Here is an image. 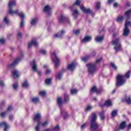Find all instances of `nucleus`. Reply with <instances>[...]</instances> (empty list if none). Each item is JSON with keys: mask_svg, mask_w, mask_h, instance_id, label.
<instances>
[{"mask_svg": "<svg viewBox=\"0 0 131 131\" xmlns=\"http://www.w3.org/2000/svg\"><path fill=\"white\" fill-rule=\"evenodd\" d=\"M16 6L15 1H10L8 3V9L9 11H8V14L10 15H18L20 16L21 18V21L20 23V27L22 28L24 27V18L25 17V14H23L22 12H19V10H16L15 11L13 10V8Z\"/></svg>", "mask_w": 131, "mask_h": 131, "instance_id": "obj_1", "label": "nucleus"}, {"mask_svg": "<svg viewBox=\"0 0 131 131\" xmlns=\"http://www.w3.org/2000/svg\"><path fill=\"white\" fill-rule=\"evenodd\" d=\"M129 77H130V71H128L125 75H118L116 78V86L118 87L123 85L126 82L125 78H129Z\"/></svg>", "mask_w": 131, "mask_h": 131, "instance_id": "obj_2", "label": "nucleus"}, {"mask_svg": "<svg viewBox=\"0 0 131 131\" xmlns=\"http://www.w3.org/2000/svg\"><path fill=\"white\" fill-rule=\"evenodd\" d=\"M102 61V58H99L96 59V62L88 63L86 66L88 69V73L90 75H93L96 73L97 71V64H99Z\"/></svg>", "mask_w": 131, "mask_h": 131, "instance_id": "obj_3", "label": "nucleus"}, {"mask_svg": "<svg viewBox=\"0 0 131 131\" xmlns=\"http://www.w3.org/2000/svg\"><path fill=\"white\" fill-rule=\"evenodd\" d=\"M114 38L112 41V45L114 46V49L116 52H119V51H122V48H121V43L119 40V38H118V33H114L113 34Z\"/></svg>", "mask_w": 131, "mask_h": 131, "instance_id": "obj_4", "label": "nucleus"}, {"mask_svg": "<svg viewBox=\"0 0 131 131\" xmlns=\"http://www.w3.org/2000/svg\"><path fill=\"white\" fill-rule=\"evenodd\" d=\"M90 122L91 130H97V129H98V128L99 127V125H98V123H97V115H96V114H92Z\"/></svg>", "mask_w": 131, "mask_h": 131, "instance_id": "obj_5", "label": "nucleus"}, {"mask_svg": "<svg viewBox=\"0 0 131 131\" xmlns=\"http://www.w3.org/2000/svg\"><path fill=\"white\" fill-rule=\"evenodd\" d=\"M57 104L60 107V114L63 117L64 119L68 117V114H67V112L65 111V109L62 107V104H63V102L62 101V98L58 97L57 98Z\"/></svg>", "mask_w": 131, "mask_h": 131, "instance_id": "obj_6", "label": "nucleus"}, {"mask_svg": "<svg viewBox=\"0 0 131 131\" xmlns=\"http://www.w3.org/2000/svg\"><path fill=\"white\" fill-rule=\"evenodd\" d=\"M51 58L52 59V62L54 63L55 68H57L60 64V59L57 56L56 52H53L51 53Z\"/></svg>", "mask_w": 131, "mask_h": 131, "instance_id": "obj_7", "label": "nucleus"}, {"mask_svg": "<svg viewBox=\"0 0 131 131\" xmlns=\"http://www.w3.org/2000/svg\"><path fill=\"white\" fill-rule=\"evenodd\" d=\"M24 59V54H23V52H21L19 55L18 56V57L14 60L13 63L9 64L8 66V68H12L15 66V65H17L20 61H21V60H23Z\"/></svg>", "mask_w": 131, "mask_h": 131, "instance_id": "obj_8", "label": "nucleus"}, {"mask_svg": "<svg viewBox=\"0 0 131 131\" xmlns=\"http://www.w3.org/2000/svg\"><path fill=\"white\" fill-rule=\"evenodd\" d=\"M129 25H130V21L127 20V19L125 23V27L124 28V31L123 33L124 36H127V35L129 34V29H128Z\"/></svg>", "mask_w": 131, "mask_h": 131, "instance_id": "obj_9", "label": "nucleus"}, {"mask_svg": "<svg viewBox=\"0 0 131 131\" xmlns=\"http://www.w3.org/2000/svg\"><path fill=\"white\" fill-rule=\"evenodd\" d=\"M31 66H32V68L34 71L35 72H37L38 75L40 76L41 75V72L37 71V64H36V62H35V60H33L31 62Z\"/></svg>", "mask_w": 131, "mask_h": 131, "instance_id": "obj_10", "label": "nucleus"}, {"mask_svg": "<svg viewBox=\"0 0 131 131\" xmlns=\"http://www.w3.org/2000/svg\"><path fill=\"white\" fill-rule=\"evenodd\" d=\"M49 124V122L48 121H46L42 123H38L37 125L35 127L36 131H39V127L40 126H47Z\"/></svg>", "mask_w": 131, "mask_h": 131, "instance_id": "obj_11", "label": "nucleus"}, {"mask_svg": "<svg viewBox=\"0 0 131 131\" xmlns=\"http://www.w3.org/2000/svg\"><path fill=\"white\" fill-rule=\"evenodd\" d=\"M51 6L47 5L44 7L43 12L46 13L48 16L52 14Z\"/></svg>", "mask_w": 131, "mask_h": 131, "instance_id": "obj_12", "label": "nucleus"}, {"mask_svg": "<svg viewBox=\"0 0 131 131\" xmlns=\"http://www.w3.org/2000/svg\"><path fill=\"white\" fill-rule=\"evenodd\" d=\"M65 34V31L64 30H62L61 31H59L58 33H57L54 35V37L55 38H60L63 35Z\"/></svg>", "mask_w": 131, "mask_h": 131, "instance_id": "obj_13", "label": "nucleus"}, {"mask_svg": "<svg viewBox=\"0 0 131 131\" xmlns=\"http://www.w3.org/2000/svg\"><path fill=\"white\" fill-rule=\"evenodd\" d=\"M77 65L76 62H72L71 63L68 65L67 68L68 70L70 71H73L75 69L76 66Z\"/></svg>", "mask_w": 131, "mask_h": 131, "instance_id": "obj_14", "label": "nucleus"}, {"mask_svg": "<svg viewBox=\"0 0 131 131\" xmlns=\"http://www.w3.org/2000/svg\"><path fill=\"white\" fill-rule=\"evenodd\" d=\"M32 46H34V47H38V42H37L36 40L33 39L29 43L28 48L30 49Z\"/></svg>", "mask_w": 131, "mask_h": 131, "instance_id": "obj_15", "label": "nucleus"}, {"mask_svg": "<svg viewBox=\"0 0 131 131\" xmlns=\"http://www.w3.org/2000/svg\"><path fill=\"white\" fill-rule=\"evenodd\" d=\"M64 21H67V22H68V23H69V18L65 17V16L63 15H61L59 18V22L60 23H62Z\"/></svg>", "mask_w": 131, "mask_h": 131, "instance_id": "obj_16", "label": "nucleus"}, {"mask_svg": "<svg viewBox=\"0 0 131 131\" xmlns=\"http://www.w3.org/2000/svg\"><path fill=\"white\" fill-rule=\"evenodd\" d=\"M81 10L85 13V14H89V13H92V10L90 9H86L83 6H80Z\"/></svg>", "mask_w": 131, "mask_h": 131, "instance_id": "obj_17", "label": "nucleus"}, {"mask_svg": "<svg viewBox=\"0 0 131 131\" xmlns=\"http://www.w3.org/2000/svg\"><path fill=\"white\" fill-rule=\"evenodd\" d=\"M91 92L96 93V94H99L101 93V90L100 89H97V87L94 86L91 89Z\"/></svg>", "mask_w": 131, "mask_h": 131, "instance_id": "obj_18", "label": "nucleus"}, {"mask_svg": "<svg viewBox=\"0 0 131 131\" xmlns=\"http://www.w3.org/2000/svg\"><path fill=\"white\" fill-rule=\"evenodd\" d=\"M92 40V36H86L81 40L82 42H89Z\"/></svg>", "mask_w": 131, "mask_h": 131, "instance_id": "obj_19", "label": "nucleus"}, {"mask_svg": "<svg viewBox=\"0 0 131 131\" xmlns=\"http://www.w3.org/2000/svg\"><path fill=\"white\" fill-rule=\"evenodd\" d=\"M0 126H4V131H7V129L10 127L9 125L5 121L0 123Z\"/></svg>", "mask_w": 131, "mask_h": 131, "instance_id": "obj_20", "label": "nucleus"}, {"mask_svg": "<svg viewBox=\"0 0 131 131\" xmlns=\"http://www.w3.org/2000/svg\"><path fill=\"white\" fill-rule=\"evenodd\" d=\"M125 126H126V123L125 122H123L120 124L119 128L115 131H119L120 129H124Z\"/></svg>", "mask_w": 131, "mask_h": 131, "instance_id": "obj_21", "label": "nucleus"}, {"mask_svg": "<svg viewBox=\"0 0 131 131\" xmlns=\"http://www.w3.org/2000/svg\"><path fill=\"white\" fill-rule=\"evenodd\" d=\"M41 117V115H40V114H37L35 115L33 118V120L34 121H37V122H38V121L40 120Z\"/></svg>", "mask_w": 131, "mask_h": 131, "instance_id": "obj_22", "label": "nucleus"}, {"mask_svg": "<svg viewBox=\"0 0 131 131\" xmlns=\"http://www.w3.org/2000/svg\"><path fill=\"white\" fill-rule=\"evenodd\" d=\"M37 22H38V18L35 17L31 19V25L32 26H35L36 24H37Z\"/></svg>", "mask_w": 131, "mask_h": 131, "instance_id": "obj_23", "label": "nucleus"}, {"mask_svg": "<svg viewBox=\"0 0 131 131\" xmlns=\"http://www.w3.org/2000/svg\"><path fill=\"white\" fill-rule=\"evenodd\" d=\"M6 24H10V20H9L8 17H4L3 21L2 22V26H5Z\"/></svg>", "mask_w": 131, "mask_h": 131, "instance_id": "obj_24", "label": "nucleus"}, {"mask_svg": "<svg viewBox=\"0 0 131 131\" xmlns=\"http://www.w3.org/2000/svg\"><path fill=\"white\" fill-rule=\"evenodd\" d=\"M12 73L14 78H17L20 76V73L17 70H14Z\"/></svg>", "mask_w": 131, "mask_h": 131, "instance_id": "obj_25", "label": "nucleus"}, {"mask_svg": "<svg viewBox=\"0 0 131 131\" xmlns=\"http://www.w3.org/2000/svg\"><path fill=\"white\" fill-rule=\"evenodd\" d=\"M95 40L97 42H102V40H104V36H97L95 38Z\"/></svg>", "mask_w": 131, "mask_h": 131, "instance_id": "obj_26", "label": "nucleus"}, {"mask_svg": "<svg viewBox=\"0 0 131 131\" xmlns=\"http://www.w3.org/2000/svg\"><path fill=\"white\" fill-rule=\"evenodd\" d=\"M74 19H76L78 15H79V12L77 10H74L72 14Z\"/></svg>", "mask_w": 131, "mask_h": 131, "instance_id": "obj_27", "label": "nucleus"}, {"mask_svg": "<svg viewBox=\"0 0 131 131\" xmlns=\"http://www.w3.org/2000/svg\"><path fill=\"white\" fill-rule=\"evenodd\" d=\"M123 101L124 102H127V104H131V99H130V97L129 96H127L126 97Z\"/></svg>", "mask_w": 131, "mask_h": 131, "instance_id": "obj_28", "label": "nucleus"}, {"mask_svg": "<svg viewBox=\"0 0 131 131\" xmlns=\"http://www.w3.org/2000/svg\"><path fill=\"white\" fill-rule=\"evenodd\" d=\"M131 14V9L127 11L125 13V16L126 17L127 19H129V17L130 16Z\"/></svg>", "mask_w": 131, "mask_h": 131, "instance_id": "obj_29", "label": "nucleus"}, {"mask_svg": "<svg viewBox=\"0 0 131 131\" xmlns=\"http://www.w3.org/2000/svg\"><path fill=\"white\" fill-rule=\"evenodd\" d=\"M104 105L105 106H112L113 104H112V102H111V100H108L105 101Z\"/></svg>", "mask_w": 131, "mask_h": 131, "instance_id": "obj_30", "label": "nucleus"}, {"mask_svg": "<svg viewBox=\"0 0 131 131\" xmlns=\"http://www.w3.org/2000/svg\"><path fill=\"white\" fill-rule=\"evenodd\" d=\"M95 8L96 10H100L101 9V3L100 2H97L95 4Z\"/></svg>", "mask_w": 131, "mask_h": 131, "instance_id": "obj_31", "label": "nucleus"}, {"mask_svg": "<svg viewBox=\"0 0 131 131\" xmlns=\"http://www.w3.org/2000/svg\"><path fill=\"white\" fill-rule=\"evenodd\" d=\"M118 112V111H117V110H113L111 113V115L112 117H115V116L117 115Z\"/></svg>", "mask_w": 131, "mask_h": 131, "instance_id": "obj_32", "label": "nucleus"}, {"mask_svg": "<svg viewBox=\"0 0 131 131\" xmlns=\"http://www.w3.org/2000/svg\"><path fill=\"white\" fill-rule=\"evenodd\" d=\"M101 120H104L105 119V112H101L100 113Z\"/></svg>", "mask_w": 131, "mask_h": 131, "instance_id": "obj_33", "label": "nucleus"}, {"mask_svg": "<svg viewBox=\"0 0 131 131\" xmlns=\"http://www.w3.org/2000/svg\"><path fill=\"white\" fill-rule=\"evenodd\" d=\"M123 16L120 15L118 17L117 21L118 22V23H121V22L123 21Z\"/></svg>", "mask_w": 131, "mask_h": 131, "instance_id": "obj_34", "label": "nucleus"}, {"mask_svg": "<svg viewBox=\"0 0 131 131\" xmlns=\"http://www.w3.org/2000/svg\"><path fill=\"white\" fill-rule=\"evenodd\" d=\"M62 74H63L62 72L57 73L56 75V77L57 79H61L62 78Z\"/></svg>", "mask_w": 131, "mask_h": 131, "instance_id": "obj_35", "label": "nucleus"}, {"mask_svg": "<svg viewBox=\"0 0 131 131\" xmlns=\"http://www.w3.org/2000/svg\"><path fill=\"white\" fill-rule=\"evenodd\" d=\"M32 101L33 103H38L39 102V98L38 97H33L32 99Z\"/></svg>", "mask_w": 131, "mask_h": 131, "instance_id": "obj_36", "label": "nucleus"}, {"mask_svg": "<svg viewBox=\"0 0 131 131\" xmlns=\"http://www.w3.org/2000/svg\"><path fill=\"white\" fill-rule=\"evenodd\" d=\"M22 86L23 88H28V86H29V84H28V82H27V81H26L25 82H24L22 84Z\"/></svg>", "mask_w": 131, "mask_h": 131, "instance_id": "obj_37", "label": "nucleus"}, {"mask_svg": "<svg viewBox=\"0 0 131 131\" xmlns=\"http://www.w3.org/2000/svg\"><path fill=\"white\" fill-rule=\"evenodd\" d=\"M5 105H6V101L4 100L1 101L0 103V109H3L5 107Z\"/></svg>", "mask_w": 131, "mask_h": 131, "instance_id": "obj_38", "label": "nucleus"}, {"mask_svg": "<svg viewBox=\"0 0 131 131\" xmlns=\"http://www.w3.org/2000/svg\"><path fill=\"white\" fill-rule=\"evenodd\" d=\"M90 56H86L84 57H82L81 60H82V61H83V62H85V61H88V60H89V59H90Z\"/></svg>", "mask_w": 131, "mask_h": 131, "instance_id": "obj_39", "label": "nucleus"}, {"mask_svg": "<svg viewBox=\"0 0 131 131\" xmlns=\"http://www.w3.org/2000/svg\"><path fill=\"white\" fill-rule=\"evenodd\" d=\"M12 86L14 91H17L18 89V83L16 82L13 84Z\"/></svg>", "mask_w": 131, "mask_h": 131, "instance_id": "obj_40", "label": "nucleus"}, {"mask_svg": "<svg viewBox=\"0 0 131 131\" xmlns=\"http://www.w3.org/2000/svg\"><path fill=\"white\" fill-rule=\"evenodd\" d=\"M80 31H81V29H78V30H75L73 31L74 34H75L76 35H78L79 33H80Z\"/></svg>", "mask_w": 131, "mask_h": 131, "instance_id": "obj_41", "label": "nucleus"}, {"mask_svg": "<svg viewBox=\"0 0 131 131\" xmlns=\"http://www.w3.org/2000/svg\"><path fill=\"white\" fill-rule=\"evenodd\" d=\"M8 113V112L6 111L4 112H2L0 113V116H1L2 118H5L6 117V115H7Z\"/></svg>", "mask_w": 131, "mask_h": 131, "instance_id": "obj_42", "label": "nucleus"}, {"mask_svg": "<svg viewBox=\"0 0 131 131\" xmlns=\"http://www.w3.org/2000/svg\"><path fill=\"white\" fill-rule=\"evenodd\" d=\"M69 101V96L67 93L64 94V102H68Z\"/></svg>", "mask_w": 131, "mask_h": 131, "instance_id": "obj_43", "label": "nucleus"}, {"mask_svg": "<svg viewBox=\"0 0 131 131\" xmlns=\"http://www.w3.org/2000/svg\"><path fill=\"white\" fill-rule=\"evenodd\" d=\"M13 109L14 108H13L12 106H9L6 111L8 113H9V112H11V111H13Z\"/></svg>", "mask_w": 131, "mask_h": 131, "instance_id": "obj_44", "label": "nucleus"}, {"mask_svg": "<svg viewBox=\"0 0 131 131\" xmlns=\"http://www.w3.org/2000/svg\"><path fill=\"white\" fill-rule=\"evenodd\" d=\"M111 66L113 68V69H114V70H117V67L116 65H115V63L112 62L111 63Z\"/></svg>", "mask_w": 131, "mask_h": 131, "instance_id": "obj_45", "label": "nucleus"}, {"mask_svg": "<svg viewBox=\"0 0 131 131\" xmlns=\"http://www.w3.org/2000/svg\"><path fill=\"white\" fill-rule=\"evenodd\" d=\"M71 93L72 95H75L77 94V90L76 89H72L71 91Z\"/></svg>", "mask_w": 131, "mask_h": 131, "instance_id": "obj_46", "label": "nucleus"}, {"mask_svg": "<svg viewBox=\"0 0 131 131\" xmlns=\"http://www.w3.org/2000/svg\"><path fill=\"white\" fill-rule=\"evenodd\" d=\"M39 52L42 55L47 54V51H46L45 49H41Z\"/></svg>", "mask_w": 131, "mask_h": 131, "instance_id": "obj_47", "label": "nucleus"}, {"mask_svg": "<svg viewBox=\"0 0 131 131\" xmlns=\"http://www.w3.org/2000/svg\"><path fill=\"white\" fill-rule=\"evenodd\" d=\"M86 125H88V122L83 124L81 126V129H84L86 127Z\"/></svg>", "mask_w": 131, "mask_h": 131, "instance_id": "obj_48", "label": "nucleus"}, {"mask_svg": "<svg viewBox=\"0 0 131 131\" xmlns=\"http://www.w3.org/2000/svg\"><path fill=\"white\" fill-rule=\"evenodd\" d=\"M39 94L41 97H45L46 96V92L45 91H41L39 92Z\"/></svg>", "mask_w": 131, "mask_h": 131, "instance_id": "obj_49", "label": "nucleus"}, {"mask_svg": "<svg viewBox=\"0 0 131 131\" xmlns=\"http://www.w3.org/2000/svg\"><path fill=\"white\" fill-rule=\"evenodd\" d=\"M80 5V1H77L73 5V7H74V6H79Z\"/></svg>", "mask_w": 131, "mask_h": 131, "instance_id": "obj_50", "label": "nucleus"}, {"mask_svg": "<svg viewBox=\"0 0 131 131\" xmlns=\"http://www.w3.org/2000/svg\"><path fill=\"white\" fill-rule=\"evenodd\" d=\"M53 129L55 131L60 130V127L59 126V125H57L53 128Z\"/></svg>", "mask_w": 131, "mask_h": 131, "instance_id": "obj_51", "label": "nucleus"}, {"mask_svg": "<svg viewBox=\"0 0 131 131\" xmlns=\"http://www.w3.org/2000/svg\"><path fill=\"white\" fill-rule=\"evenodd\" d=\"M91 109H93V106L89 105L86 108V111H90Z\"/></svg>", "mask_w": 131, "mask_h": 131, "instance_id": "obj_52", "label": "nucleus"}, {"mask_svg": "<svg viewBox=\"0 0 131 131\" xmlns=\"http://www.w3.org/2000/svg\"><path fill=\"white\" fill-rule=\"evenodd\" d=\"M51 72H52V71L51 70V69H48L46 71V74H47V75H48V74H51Z\"/></svg>", "mask_w": 131, "mask_h": 131, "instance_id": "obj_53", "label": "nucleus"}, {"mask_svg": "<svg viewBox=\"0 0 131 131\" xmlns=\"http://www.w3.org/2000/svg\"><path fill=\"white\" fill-rule=\"evenodd\" d=\"M46 84H51V79H47L46 80Z\"/></svg>", "mask_w": 131, "mask_h": 131, "instance_id": "obj_54", "label": "nucleus"}, {"mask_svg": "<svg viewBox=\"0 0 131 131\" xmlns=\"http://www.w3.org/2000/svg\"><path fill=\"white\" fill-rule=\"evenodd\" d=\"M5 42H6V39L4 38L0 39V43H1L2 45H3V43H5Z\"/></svg>", "mask_w": 131, "mask_h": 131, "instance_id": "obj_55", "label": "nucleus"}, {"mask_svg": "<svg viewBox=\"0 0 131 131\" xmlns=\"http://www.w3.org/2000/svg\"><path fill=\"white\" fill-rule=\"evenodd\" d=\"M0 86L2 88H4V86H5V82L3 81H0Z\"/></svg>", "mask_w": 131, "mask_h": 131, "instance_id": "obj_56", "label": "nucleus"}, {"mask_svg": "<svg viewBox=\"0 0 131 131\" xmlns=\"http://www.w3.org/2000/svg\"><path fill=\"white\" fill-rule=\"evenodd\" d=\"M17 36L18 37H22V33L20 32H19L17 34Z\"/></svg>", "mask_w": 131, "mask_h": 131, "instance_id": "obj_57", "label": "nucleus"}, {"mask_svg": "<svg viewBox=\"0 0 131 131\" xmlns=\"http://www.w3.org/2000/svg\"><path fill=\"white\" fill-rule=\"evenodd\" d=\"M13 116L10 115V116H9V120H13Z\"/></svg>", "mask_w": 131, "mask_h": 131, "instance_id": "obj_58", "label": "nucleus"}, {"mask_svg": "<svg viewBox=\"0 0 131 131\" xmlns=\"http://www.w3.org/2000/svg\"><path fill=\"white\" fill-rule=\"evenodd\" d=\"M118 6V3H115L114 4V7H116Z\"/></svg>", "mask_w": 131, "mask_h": 131, "instance_id": "obj_59", "label": "nucleus"}, {"mask_svg": "<svg viewBox=\"0 0 131 131\" xmlns=\"http://www.w3.org/2000/svg\"><path fill=\"white\" fill-rule=\"evenodd\" d=\"M93 101H94L95 102H97V98L96 97L93 98Z\"/></svg>", "mask_w": 131, "mask_h": 131, "instance_id": "obj_60", "label": "nucleus"}, {"mask_svg": "<svg viewBox=\"0 0 131 131\" xmlns=\"http://www.w3.org/2000/svg\"><path fill=\"white\" fill-rule=\"evenodd\" d=\"M111 3H113V1H108L107 2V4H108L109 5H110V4H111Z\"/></svg>", "mask_w": 131, "mask_h": 131, "instance_id": "obj_61", "label": "nucleus"}, {"mask_svg": "<svg viewBox=\"0 0 131 131\" xmlns=\"http://www.w3.org/2000/svg\"><path fill=\"white\" fill-rule=\"evenodd\" d=\"M128 128H131V124H129L128 126Z\"/></svg>", "mask_w": 131, "mask_h": 131, "instance_id": "obj_62", "label": "nucleus"}, {"mask_svg": "<svg viewBox=\"0 0 131 131\" xmlns=\"http://www.w3.org/2000/svg\"><path fill=\"white\" fill-rule=\"evenodd\" d=\"M115 92H116V90H114V91H113V92H112V94H114V93H115Z\"/></svg>", "mask_w": 131, "mask_h": 131, "instance_id": "obj_63", "label": "nucleus"}, {"mask_svg": "<svg viewBox=\"0 0 131 131\" xmlns=\"http://www.w3.org/2000/svg\"><path fill=\"white\" fill-rule=\"evenodd\" d=\"M44 68H48V66L45 65L44 66Z\"/></svg>", "mask_w": 131, "mask_h": 131, "instance_id": "obj_64", "label": "nucleus"}]
</instances>
